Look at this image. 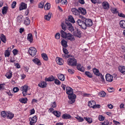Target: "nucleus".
<instances>
[{
    "label": "nucleus",
    "instance_id": "obj_35",
    "mask_svg": "<svg viewBox=\"0 0 125 125\" xmlns=\"http://www.w3.org/2000/svg\"><path fill=\"white\" fill-rule=\"evenodd\" d=\"M9 49H10V48H8V49L5 51L4 53L5 57H9L10 56V51H9Z\"/></svg>",
    "mask_w": 125,
    "mask_h": 125
},
{
    "label": "nucleus",
    "instance_id": "obj_51",
    "mask_svg": "<svg viewBox=\"0 0 125 125\" xmlns=\"http://www.w3.org/2000/svg\"><path fill=\"white\" fill-rule=\"evenodd\" d=\"M61 26L62 29L64 30V31H65L67 29L66 27V25H65L63 23H62Z\"/></svg>",
    "mask_w": 125,
    "mask_h": 125
},
{
    "label": "nucleus",
    "instance_id": "obj_3",
    "mask_svg": "<svg viewBox=\"0 0 125 125\" xmlns=\"http://www.w3.org/2000/svg\"><path fill=\"white\" fill-rule=\"evenodd\" d=\"M37 51L35 48L31 47L29 48L28 52L30 55L32 56H34L36 55Z\"/></svg>",
    "mask_w": 125,
    "mask_h": 125
},
{
    "label": "nucleus",
    "instance_id": "obj_40",
    "mask_svg": "<svg viewBox=\"0 0 125 125\" xmlns=\"http://www.w3.org/2000/svg\"><path fill=\"white\" fill-rule=\"evenodd\" d=\"M30 23V20L28 18L26 17V19L24 21V23L25 25H28Z\"/></svg>",
    "mask_w": 125,
    "mask_h": 125
},
{
    "label": "nucleus",
    "instance_id": "obj_48",
    "mask_svg": "<svg viewBox=\"0 0 125 125\" xmlns=\"http://www.w3.org/2000/svg\"><path fill=\"white\" fill-rule=\"evenodd\" d=\"M44 5V3L43 2H41L39 4V8H43Z\"/></svg>",
    "mask_w": 125,
    "mask_h": 125
},
{
    "label": "nucleus",
    "instance_id": "obj_32",
    "mask_svg": "<svg viewBox=\"0 0 125 125\" xmlns=\"http://www.w3.org/2000/svg\"><path fill=\"white\" fill-rule=\"evenodd\" d=\"M68 19L69 21L70 22L74 23H75V21L74 20V19L73 17V16L71 15H70L68 16Z\"/></svg>",
    "mask_w": 125,
    "mask_h": 125
},
{
    "label": "nucleus",
    "instance_id": "obj_18",
    "mask_svg": "<svg viewBox=\"0 0 125 125\" xmlns=\"http://www.w3.org/2000/svg\"><path fill=\"white\" fill-rule=\"evenodd\" d=\"M56 61L57 63L59 65H62L63 64V60L61 58H57L56 59Z\"/></svg>",
    "mask_w": 125,
    "mask_h": 125
},
{
    "label": "nucleus",
    "instance_id": "obj_60",
    "mask_svg": "<svg viewBox=\"0 0 125 125\" xmlns=\"http://www.w3.org/2000/svg\"><path fill=\"white\" fill-rule=\"evenodd\" d=\"M68 71L69 73L71 74H73L74 72V70H73L69 69L68 70Z\"/></svg>",
    "mask_w": 125,
    "mask_h": 125
},
{
    "label": "nucleus",
    "instance_id": "obj_12",
    "mask_svg": "<svg viewBox=\"0 0 125 125\" xmlns=\"http://www.w3.org/2000/svg\"><path fill=\"white\" fill-rule=\"evenodd\" d=\"M119 71L122 74H125V66L122 65L119 66L118 67Z\"/></svg>",
    "mask_w": 125,
    "mask_h": 125
},
{
    "label": "nucleus",
    "instance_id": "obj_25",
    "mask_svg": "<svg viewBox=\"0 0 125 125\" xmlns=\"http://www.w3.org/2000/svg\"><path fill=\"white\" fill-rule=\"evenodd\" d=\"M93 72L94 74L96 75L99 76L100 74L98 69L95 68H94L93 69Z\"/></svg>",
    "mask_w": 125,
    "mask_h": 125
},
{
    "label": "nucleus",
    "instance_id": "obj_49",
    "mask_svg": "<svg viewBox=\"0 0 125 125\" xmlns=\"http://www.w3.org/2000/svg\"><path fill=\"white\" fill-rule=\"evenodd\" d=\"M54 80V82L55 84L57 85H59L60 84L61 82L58 80L56 79Z\"/></svg>",
    "mask_w": 125,
    "mask_h": 125
},
{
    "label": "nucleus",
    "instance_id": "obj_63",
    "mask_svg": "<svg viewBox=\"0 0 125 125\" xmlns=\"http://www.w3.org/2000/svg\"><path fill=\"white\" fill-rule=\"evenodd\" d=\"M51 106L53 108L55 107H56V105L55 102L51 103Z\"/></svg>",
    "mask_w": 125,
    "mask_h": 125
},
{
    "label": "nucleus",
    "instance_id": "obj_52",
    "mask_svg": "<svg viewBox=\"0 0 125 125\" xmlns=\"http://www.w3.org/2000/svg\"><path fill=\"white\" fill-rule=\"evenodd\" d=\"M16 2L15 1H13L11 5V8L13 9L14 8L16 7Z\"/></svg>",
    "mask_w": 125,
    "mask_h": 125
},
{
    "label": "nucleus",
    "instance_id": "obj_28",
    "mask_svg": "<svg viewBox=\"0 0 125 125\" xmlns=\"http://www.w3.org/2000/svg\"><path fill=\"white\" fill-rule=\"evenodd\" d=\"M46 81H52L55 80V78L52 76H51L48 78H46L45 79Z\"/></svg>",
    "mask_w": 125,
    "mask_h": 125
},
{
    "label": "nucleus",
    "instance_id": "obj_45",
    "mask_svg": "<svg viewBox=\"0 0 125 125\" xmlns=\"http://www.w3.org/2000/svg\"><path fill=\"white\" fill-rule=\"evenodd\" d=\"M20 100L21 102L25 104L27 102V99L26 98H21Z\"/></svg>",
    "mask_w": 125,
    "mask_h": 125
},
{
    "label": "nucleus",
    "instance_id": "obj_5",
    "mask_svg": "<svg viewBox=\"0 0 125 125\" xmlns=\"http://www.w3.org/2000/svg\"><path fill=\"white\" fill-rule=\"evenodd\" d=\"M85 27H89L92 26L93 24L92 20L90 19H86L85 20Z\"/></svg>",
    "mask_w": 125,
    "mask_h": 125
},
{
    "label": "nucleus",
    "instance_id": "obj_61",
    "mask_svg": "<svg viewBox=\"0 0 125 125\" xmlns=\"http://www.w3.org/2000/svg\"><path fill=\"white\" fill-rule=\"evenodd\" d=\"M63 51L64 53L65 54H67L68 53L67 50L66 48H63Z\"/></svg>",
    "mask_w": 125,
    "mask_h": 125
},
{
    "label": "nucleus",
    "instance_id": "obj_54",
    "mask_svg": "<svg viewBox=\"0 0 125 125\" xmlns=\"http://www.w3.org/2000/svg\"><path fill=\"white\" fill-rule=\"evenodd\" d=\"M17 20L18 22H20L22 21V19L21 16H18L17 17Z\"/></svg>",
    "mask_w": 125,
    "mask_h": 125
},
{
    "label": "nucleus",
    "instance_id": "obj_4",
    "mask_svg": "<svg viewBox=\"0 0 125 125\" xmlns=\"http://www.w3.org/2000/svg\"><path fill=\"white\" fill-rule=\"evenodd\" d=\"M73 34L75 37L80 38L82 36V32L78 29H77L73 32Z\"/></svg>",
    "mask_w": 125,
    "mask_h": 125
},
{
    "label": "nucleus",
    "instance_id": "obj_26",
    "mask_svg": "<svg viewBox=\"0 0 125 125\" xmlns=\"http://www.w3.org/2000/svg\"><path fill=\"white\" fill-rule=\"evenodd\" d=\"M8 7L7 6H5L3 7L2 12L3 15H5L6 14L7 12Z\"/></svg>",
    "mask_w": 125,
    "mask_h": 125
},
{
    "label": "nucleus",
    "instance_id": "obj_24",
    "mask_svg": "<svg viewBox=\"0 0 125 125\" xmlns=\"http://www.w3.org/2000/svg\"><path fill=\"white\" fill-rule=\"evenodd\" d=\"M27 40L30 42H31L33 41L32 35L31 34L29 33L28 35Z\"/></svg>",
    "mask_w": 125,
    "mask_h": 125
},
{
    "label": "nucleus",
    "instance_id": "obj_57",
    "mask_svg": "<svg viewBox=\"0 0 125 125\" xmlns=\"http://www.w3.org/2000/svg\"><path fill=\"white\" fill-rule=\"evenodd\" d=\"M13 53L14 55H17L18 52V50L16 49H14L13 50Z\"/></svg>",
    "mask_w": 125,
    "mask_h": 125
},
{
    "label": "nucleus",
    "instance_id": "obj_27",
    "mask_svg": "<svg viewBox=\"0 0 125 125\" xmlns=\"http://www.w3.org/2000/svg\"><path fill=\"white\" fill-rule=\"evenodd\" d=\"M52 15V13L50 12H49L47 15L44 16V19L45 20L49 21Z\"/></svg>",
    "mask_w": 125,
    "mask_h": 125
},
{
    "label": "nucleus",
    "instance_id": "obj_64",
    "mask_svg": "<svg viewBox=\"0 0 125 125\" xmlns=\"http://www.w3.org/2000/svg\"><path fill=\"white\" fill-rule=\"evenodd\" d=\"M61 2V4H66L67 3V1L66 0H62Z\"/></svg>",
    "mask_w": 125,
    "mask_h": 125
},
{
    "label": "nucleus",
    "instance_id": "obj_7",
    "mask_svg": "<svg viewBox=\"0 0 125 125\" xmlns=\"http://www.w3.org/2000/svg\"><path fill=\"white\" fill-rule=\"evenodd\" d=\"M37 116L35 115L33 117H30L29 118V120L30 121V120H31L30 121V125H32L33 124L36 123L37 121Z\"/></svg>",
    "mask_w": 125,
    "mask_h": 125
},
{
    "label": "nucleus",
    "instance_id": "obj_33",
    "mask_svg": "<svg viewBox=\"0 0 125 125\" xmlns=\"http://www.w3.org/2000/svg\"><path fill=\"white\" fill-rule=\"evenodd\" d=\"M61 44L63 47L66 48L67 47V42L64 39H63L61 42Z\"/></svg>",
    "mask_w": 125,
    "mask_h": 125
},
{
    "label": "nucleus",
    "instance_id": "obj_46",
    "mask_svg": "<svg viewBox=\"0 0 125 125\" xmlns=\"http://www.w3.org/2000/svg\"><path fill=\"white\" fill-rule=\"evenodd\" d=\"M42 57L44 60L46 61L47 60L48 57L46 54L45 53H42Z\"/></svg>",
    "mask_w": 125,
    "mask_h": 125
},
{
    "label": "nucleus",
    "instance_id": "obj_43",
    "mask_svg": "<svg viewBox=\"0 0 125 125\" xmlns=\"http://www.w3.org/2000/svg\"><path fill=\"white\" fill-rule=\"evenodd\" d=\"M75 118L77 119L79 122H82L84 120L83 118L82 117H81L78 116H77Z\"/></svg>",
    "mask_w": 125,
    "mask_h": 125
},
{
    "label": "nucleus",
    "instance_id": "obj_2",
    "mask_svg": "<svg viewBox=\"0 0 125 125\" xmlns=\"http://www.w3.org/2000/svg\"><path fill=\"white\" fill-rule=\"evenodd\" d=\"M76 22L79 25L80 27L82 29L85 30L87 29V27H85V21L78 19L76 21Z\"/></svg>",
    "mask_w": 125,
    "mask_h": 125
},
{
    "label": "nucleus",
    "instance_id": "obj_6",
    "mask_svg": "<svg viewBox=\"0 0 125 125\" xmlns=\"http://www.w3.org/2000/svg\"><path fill=\"white\" fill-rule=\"evenodd\" d=\"M28 88V87L27 85H24L21 87V88L22 89L23 96H25L27 94V91Z\"/></svg>",
    "mask_w": 125,
    "mask_h": 125
},
{
    "label": "nucleus",
    "instance_id": "obj_29",
    "mask_svg": "<svg viewBox=\"0 0 125 125\" xmlns=\"http://www.w3.org/2000/svg\"><path fill=\"white\" fill-rule=\"evenodd\" d=\"M119 24L121 27L125 29V21L121 20Z\"/></svg>",
    "mask_w": 125,
    "mask_h": 125
},
{
    "label": "nucleus",
    "instance_id": "obj_16",
    "mask_svg": "<svg viewBox=\"0 0 125 125\" xmlns=\"http://www.w3.org/2000/svg\"><path fill=\"white\" fill-rule=\"evenodd\" d=\"M60 35L64 39H66L67 33L62 30H61L60 31Z\"/></svg>",
    "mask_w": 125,
    "mask_h": 125
},
{
    "label": "nucleus",
    "instance_id": "obj_30",
    "mask_svg": "<svg viewBox=\"0 0 125 125\" xmlns=\"http://www.w3.org/2000/svg\"><path fill=\"white\" fill-rule=\"evenodd\" d=\"M102 5L104 9H108L109 7V5L107 2H104L102 3Z\"/></svg>",
    "mask_w": 125,
    "mask_h": 125
},
{
    "label": "nucleus",
    "instance_id": "obj_10",
    "mask_svg": "<svg viewBox=\"0 0 125 125\" xmlns=\"http://www.w3.org/2000/svg\"><path fill=\"white\" fill-rule=\"evenodd\" d=\"M27 8V4L26 3L22 2L20 6L19 10H21L24 9H25Z\"/></svg>",
    "mask_w": 125,
    "mask_h": 125
},
{
    "label": "nucleus",
    "instance_id": "obj_42",
    "mask_svg": "<svg viewBox=\"0 0 125 125\" xmlns=\"http://www.w3.org/2000/svg\"><path fill=\"white\" fill-rule=\"evenodd\" d=\"M84 119L89 123H91L92 122V119L89 117H84Z\"/></svg>",
    "mask_w": 125,
    "mask_h": 125
},
{
    "label": "nucleus",
    "instance_id": "obj_58",
    "mask_svg": "<svg viewBox=\"0 0 125 125\" xmlns=\"http://www.w3.org/2000/svg\"><path fill=\"white\" fill-rule=\"evenodd\" d=\"M62 57L64 58H67L69 57V56L65 54H62Z\"/></svg>",
    "mask_w": 125,
    "mask_h": 125
},
{
    "label": "nucleus",
    "instance_id": "obj_34",
    "mask_svg": "<svg viewBox=\"0 0 125 125\" xmlns=\"http://www.w3.org/2000/svg\"><path fill=\"white\" fill-rule=\"evenodd\" d=\"M0 38L1 41L4 43H5L6 41V38L5 36L3 34L1 35V37Z\"/></svg>",
    "mask_w": 125,
    "mask_h": 125
},
{
    "label": "nucleus",
    "instance_id": "obj_21",
    "mask_svg": "<svg viewBox=\"0 0 125 125\" xmlns=\"http://www.w3.org/2000/svg\"><path fill=\"white\" fill-rule=\"evenodd\" d=\"M58 78L60 80L64 81L65 79V76L62 74H60L57 75Z\"/></svg>",
    "mask_w": 125,
    "mask_h": 125
},
{
    "label": "nucleus",
    "instance_id": "obj_11",
    "mask_svg": "<svg viewBox=\"0 0 125 125\" xmlns=\"http://www.w3.org/2000/svg\"><path fill=\"white\" fill-rule=\"evenodd\" d=\"M78 10L79 12V14L82 15H85L86 14V10L85 9L80 7L78 8Z\"/></svg>",
    "mask_w": 125,
    "mask_h": 125
},
{
    "label": "nucleus",
    "instance_id": "obj_31",
    "mask_svg": "<svg viewBox=\"0 0 125 125\" xmlns=\"http://www.w3.org/2000/svg\"><path fill=\"white\" fill-rule=\"evenodd\" d=\"M95 104V102L94 101H89L88 102V105L91 107H92L94 106Z\"/></svg>",
    "mask_w": 125,
    "mask_h": 125
},
{
    "label": "nucleus",
    "instance_id": "obj_39",
    "mask_svg": "<svg viewBox=\"0 0 125 125\" xmlns=\"http://www.w3.org/2000/svg\"><path fill=\"white\" fill-rule=\"evenodd\" d=\"M53 113L57 117H59L60 116L61 113L58 111H53Z\"/></svg>",
    "mask_w": 125,
    "mask_h": 125
},
{
    "label": "nucleus",
    "instance_id": "obj_38",
    "mask_svg": "<svg viewBox=\"0 0 125 125\" xmlns=\"http://www.w3.org/2000/svg\"><path fill=\"white\" fill-rule=\"evenodd\" d=\"M14 115L12 113L10 112H9L7 115V118H8L11 119L13 117Z\"/></svg>",
    "mask_w": 125,
    "mask_h": 125
},
{
    "label": "nucleus",
    "instance_id": "obj_47",
    "mask_svg": "<svg viewBox=\"0 0 125 125\" xmlns=\"http://www.w3.org/2000/svg\"><path fill=\"white\" fill-rule=\"evenodd\" d=\"M101 123L102 125H107L109 124V121L107 120H105L104 122Z\"/></svg>",
    "mask_w": 125,
    "mask_h": 125
},
{
    "label": "nucleus",
    "instance_id": "obj_53",
    "mask_svg": "<svg viewBox=\"0 0 125 125\" xmlns=\"http://www.w3.org/2000/svg\"><path fill=\"white\" fill-rule=\"evenodd\" d=\"M1 115L2 117H4L7 115V114L5 111H3L1 112Z\"/></svg>",
    "mask_w": 125,
    "mask_h": 125
},
{
    "label": "nucleus",
    "instance_id": "obj_8",
    "mask_svg": "<svg viewBox=\"0 0 125 125\" xmlns=\"http://www.w3.org/2000/svg\"><path fill=\"white\" fill-rule=\"evenodd\" d=\"M66 39L71 41H74L75 40L73 35L70 33H67Z\"/></svg>",
    "mask_w": 125,
    "mask_h": 125
},
{
    "label": "nucleus",
    "instance_id": "obj_19",
    "mask_svg": "<svg viewBox=\"0 0 125 125\" xmlns=\"http://www.w3.org/2000/svg\"><path fill=\"white\" fill-rule=\"evenodd\" d=\"M32 61L35 64L39 65H41V64L40 61L37 58H35L32 60Z\"/></svg>",
    "mask_w": 125,
    "mask_h": 125
},
{
    "label": "nucleus",
    "instance_id": "obj_41",
    "mask_svg": "<svg viewBox=\"0 0 125 125\" xmlns=\"http://www.w3.org/2000/svg\"><path fill=\"white\" fill-rule=\"evenodd\" d=\"M106 94V93L104 91H101L99 94V95L101 97H104L105 96Z\"/></svg>",
    "mask_w": 125,
    "mask_h": 125
},
{
    "label": "nucleus",
    "instance_id": "obj_37",
    "mask_svg": "<svg viewBox=\"0 0 125 125\" xmlns=\"http://www.w3.org/2000/svg\"><path fill=\"white\" fill-rule=\"evenodd\" d=\"M51 7L50 4L49 3H47L45 5L44 7V9L45 10H48Z\"/></svg>",
    "mask_w": 125,
    "mask_h": 125
},
{
    "label": "nucleus",
    "instance_id": "obj_17",
    "mask_svg": "<svg viewBox=\"0 0 125 125\" xmlns=\"http://www.w3.org/2000/svg\"><path fill=\"white\" fill-rule=\"evenodd\" d=\"M77 68L78 70L82 72H84L85 71V69L83 66H82L80 64H78L77 65Z\"/></svg>",
    "mask_w": 125,
    "mask_h": 125
},
{
    "label": "nucleus",
    "instance_id": "obj_9",
    "mask_svg": "<svg viewBox=\"0 0 125 125\" xmlns=\"http://www.w3.org/2000/svg\"><path fill=\"white\" fill-rule=\"evenodd\" d=\"M65 22L67 26H69L68 27V29L70 30L72 32L74 31V29L73 26H72V24L70 23L69 21L67 20L65 21Z\"/></svg>",
    "mask_w": 125,
    "mask_h": 125
},
{
    "label": "nucleus",
    "instance_id": "obj_50",
    "mask_svg": "<svg viewBox=\"0 0 125 125\" xmlns=\"http://www.w3.org/2000/svg\"><path fill=\"white\" fill-rule=\"evenodd\" d=\"M111 11L112 13L115 14H117L119 13L118 11L116 9L113 8L112 9Z\"/></svg>",
    "mask_w": 125,
    "mask_h": 125
},
{
    "label": "nucleus",
    "instance_id": "obj_15",
    "mask_svg": "<svg viewBox=\"0 0 125 125\" xmlns=\"http://www.w3.org/2000/svg\"><path fill=\"white\" fill-rule=\"evenodd\" d=\"M66 92L67 94L69 95L73 92V90L72 88L69 86L67 87L66 88Z\"/></svg>",
    "mask_w": 125,
    "mask_h": 125
},
{
    "label": "nucleus",
    "instance_id": "obj_22",
    "mask_svg": "<svg viewBox=\"0 0 125 125\" xmlns=\"http://www.w3.org/2000/svg\"><path fill=\"white\" fill-rule=\"evenodd\" d=\"M68 97L69 99H75L76 97V95L73 94V93H72L68 95Z\"/></svg>",
    "mask_w": 125,
    "mask_h": 125
},
{
    "label": "nucleus",
    "instance_id": "obj_14",
    "mask_svg": "<svg viewBox=\"0 0 125 125\" xmlns=\"http://www.w3.org/2000/svg\"><path fill=\"white\" fill-rule=\"evenodd\" d=\"M71 11L73 14L75 15H78L79 14L78 8V9H77L76 8H73L71 9Z\"/></svg>",
    "mask_w": 125,
    "mask_h": 125
},
{
    "label": "nucleus",
    "instance_id": "obj_36",
    "mask_svg": "<svg viewBox=\"0 0 125 125\" xmlns=\"http://www.w3.org/2000/svg\"><path fill=\"white\" fill-rule=\"evenodd\" d=\"M5 75L8 79H10L12 75L11 71H9Z\"/></svg>",
    "mask_w": 125,
    "mask_h": 125
},
{
    "label": "nucleus",
    "instance_id": "obj_59",
    "mask_svg": "<svg viewBox=\"0 0 125 125\" xmlns=\"http://www.w3.org/2000/svg\"><path fill=\"white\" fill-rule=\"evenodd\" d=\"M5 85L4 83L0 84V90H3L4 89L5 87L4 85Z\"/></svg>",
    "mask_w": 125,
    "mask_h": 125
},
{
    "label": "nucleus",
    "instance_id": "obj_55",
    "mask_svg": "<svg viewBox=\"0 0 125 125\" xmlns=\"http://www.w3.org/2000/svg\"><path fill=\"white\" fill-rule=\"evenodd\" d=\"M98 118L99 120L100 121H103L104 119V117L101 115H99L98 116Z\"/></svg>",
    "mask_w": 125,
    "mask_h": 125
},
{
    "label": "nucleus",
    "instance_id": "obj_20",
    "mask_svg": "<svg viewBox=\"0 0 125 125\" xmlns=\"http://www.w3.org/2000/svg\"><path fill=\"white\" fill-rule=\"evenodd\" d=\"M38 86L44 88L46 87L47 83L46 82L43 81L41 82L38 84Z\"/></svg>",
    "mask_w": 125,
    "mask_h": 125
},
{
    "label": "nucleus",
    "instance_id": "obj_23",
    "mask_svg": "<svg viewBox=\"0 0 125 125\" xmlns=\"http://www.w3.org/2000/svg\"><path fill=\"white\" fill-rule=\"evenodd\" d=\"M71 116L67 114H65L63 115L62 118L64 119H67L71 118Z\"/></svg>",
    "mask_w": 125,
    "mask_h": 125
},
{
    "label": "nucleus",
    "instance_id": "obj_62",
    "mask_svg": "<svg viewBox=\"0 0 125 125\" xmlns=\"http://www.w3.org/2000/svg\"><path fill=\"white\" fill-rule=\"evenodd\" d=\"M19 90V89L18 87H15L13 88V90L14 93H16L18 92Z\"/></svg>",
    "mask_w": 125,
    "mask_h": 125
},
{
    "label": "nucleus",
    "instance_id": "obj_56",
    "mask_svg": "<svg viewBox=\"0 0 125 125\" xmlns=\"http://www.w3.org/2000/svg\"><path fill=\"white\" fill-rule=\"evenodd\" d=\"M118 15L120 17L125 18V15L122 13H118Z\"/></svg>",
    "mask_w": 125,
    "mask_h": 125
},
{
    "label": "nucleus",
    "instance_id": "obj_13",
    "mask_svg": "<svg viewBox=\"0 0 125 125\" xmlns=\"http://www.w3.org/2000/svg\"><path fill=\"white\" fill-rule=\"evenodd\" d=\"M106 79L107 81L112 82L113 80V76L110 74H107L106 75Z\"/></svg>",
    "mask_w": 125,
    "mask_h": 125
},
{
    "label": "nucleus",
    "instance_id": "obj_1",
    "mask_svg": "<svg viewBox=\"0 0 125 125\" xmlns=\"http://www.w3.org/2000/svg\"><path fill=\"white\" fill-rule=\"evenodd\" d=\"M67 63L72 66H76L77 65L76 60L74 58H69L68 60Z\"/></svg>",
    "mask_w": 125,
    "mask_h": 125
},
{
    "label": "nucleus",
    "instance_id": "obj_44",
    "mask_svg": "<svg viewBox=\"0 0 125 125\" xmlns=\"http://www.w3.org/2000/svg\"><path fill=\"white\" fill-rule=\"evenodd\" d=\"M85 74L89 78H91L93 76L91 73L89 72L86 71L85 73Z\"/></svg>",
    "mask_w": 125,
    "mask_h": 125
}]
</instances>
